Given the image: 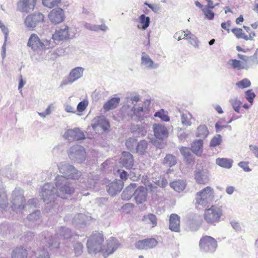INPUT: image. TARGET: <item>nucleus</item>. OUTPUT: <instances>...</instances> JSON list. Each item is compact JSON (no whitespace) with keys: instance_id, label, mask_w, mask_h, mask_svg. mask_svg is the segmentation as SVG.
<instances>
[{"instance_id":"64","label":"nucleus","mask_w":258,"mask_h":258,"mask_svg":"<svg viewBox=\"0 0 258 258\" xmlns=\"http://www.w3.org/2000/svg\"><path fill=\"white\" fill-rule=\"evenodd\" d=\"M230 224L232 227L236 231L239 232L241 230V227L239 222L235 220L230 221Z\"/></svg>"},{"instance_id":"55","label":"nucleus","mask_w":258,"mask_h":258,"mask_svg":"<svg viewBox=\"0 0 258 258\" xmlns=\"http://www.w3.org/2000/svg\"><path fill=\"white\" fill-rule=\"evenodd\" d=\"M154 116L166 122L168 121L170 119L169 117L165 113L163 109H161L155 112Z\"/></svg>"},{"instance_id":"22","label":"nucleus","mask_w":258,"mask_h":258,"mask_svg":"<svg viewBox=\"0 0 258 258\" xmlns=\"http://www.w3.org/2000/svg\"><path fill=\"white\" fill-rule=\"evenodd\" d=\"M148 189L142 185L137 187L134 192V198L137 204L140 205L145 203L147 198Z\"/></svg>"},{"instance_id":"29","label":"nucleus","mask_w":258,"mask_h":258,"mask_svg":"<svg viewBox=\"0 0 258 258\" xmlns=\"http://www.w3.org/2000/svg\"><path fill=\"white\" fill-rule=\"evenodd\" d=\"M141 64L149 69H157L159 67V64L154 63L150 56L145 52H142Z\"/></svg>"},{"instance_id":"10","label":"nucleus","mask_w":258,"mask_h":258,"mask_svg":"<svg viewBox=\"0 0 258 258\" xmlns=\"http://www.w3.org/2000/svg\"><path fill=\"white\" fill-rule=\"evenodd\" d=\"M222 214V210L220 207L213 205L205 212L204 219L208 223L215 225L220 222Z\"/></svg>"},{"instance_id":"39","label":"nucleus","mask_w":258,"mask_h":258,"mask_svg":"<svg viewBox=\"0 0 258 258\" xmlns=\"http://www.w3.org/2000/svg\"><path fill=\"white\" fill-rule=\"evenodd\" d=\"M8 205V197L5 189L0 185V208L4 209Z\"/></svg>"},{"instance_id":"5","label":"nucleus","mask_w":258,"mask_h":258,"mask_svg":"<svg viewBox=\"0 0 258 258\" xmlns=\"http://www.w3.org/2000/svg\"><path fill=\"white\" fill-rule=\"evenodd\" d=\"M55 186L57 189L58 195L62 199H67L74 193V185L63 176L55 177Z\"/></svg>"},{"instance_id":"8","label":"nucleus","mask_w":258,"mask_h":258,"mask_svg":"<svg viewBox=\"0 0 258 258\" xmlns=\"http://www.w3.org/2000/svg\"><path fill=\"white\" fill-rule=\"evenodd\" d=\"M214 198V190L210 186H207L196 194V203L203 207L210 203Z\"/></svg>"},{"instance_id":"14","label":"nucleus","mask_w":258,"mask_h":258,"mask_svg":"<svg viewBox=\"0 0 258 258\" xmlns=\"http://www.w3.org/2000/svg\"><path fill=\"white\" fill-rule=\"evenodd\" d=\"M44 18V15L41 13H34L27 16L24 23L27 28L33 30L37 25L43 22Z\"/></svg>"},{"instance_id":"36","label":"nucleus","mask_w":258,"mask_h":258,"mask_svg":"<svg viewBox=\"0 0 258 258\" xmlns=\"http://www.w3.org/2000/svg\"><path fill=\"white\" fill-rule=\"evenodd\" d=\"M216 163L221 167L230 169L232 166L233 160L228 158H218L216 160Z\"/></svg>"},{"instance_id":"26","label":"nucleus","mask_w":258,"mask_h":258,"mask_svg":"<svg viewBox=\"0 0 258 258\" xmlns=\"http://www.w3.org/2000/svg\"><path fill=\"white\" fill-rule=\"evenodd\" d=\"M153 131L155 137L160 140H164L168 136V130L162 124L155 123L153 124Z\"/></svg>"},{"instance_id":"43","label":"nucleus","mask_w":258,"mask_h":258,"mask_svg":"<svg viewBox=\"0 0 258 258\" xmlns=\"http://www.w3.org/2000/svg\"><path fill=\"white\" fill-rule=\"evenodd\" d=\"M138 141L135 138H129L125 143V145L127 150L134 153L137 146Z\"/></svg>"},{"instance_id":"17","label":"nucleus","mask_w":258,"mask_h":258,"mask_svg":"<svg viewBox=\"0 0 258 258\" xmlns=\"http://www.w3.org/2000/svg\"><path fill=\"white\" fill-rule=\"evenodd\" d=\"M92 218L83 214L76 215L72 220V223L79 228H84L90 224Z\"/></svg>"},{"instance_id":"60","label":"nucleus","mask_w":258,"mask_h":258,"mask_svg":"<svg viewBox=\"0 0 258 258\" xmlns=\"http://www.w3.org/2000/svg\"><path fill=\"white\" fill-rule=\"evenodd\" d=\"M88 104V101L87 100H83L82 101L80 102L77 105V110L79 112H82L84 111L86 108Z\"/></svg>"},{"instance_id":"34","label":"nucleus","mask_w":258,"mask_h":258,"mask_svg":"<svg viewBox=\"0 0 258 258\" xmlns=\"http://www.w3.org/2000/svg\"><path fill=\"white\" fill-rule=\"evenodd\" d=\"M27 250L23 246L17 247L12 251V258H26Z\"/></svg>"},{"instance_id":"27","label":"nucleus","mask_w":258,"mask_h":258,"mask_svg":"<svg viewBox=\"0 0 258 258\" xmlns=\"http://www.w3.org/2000/svg\"><path fill=\"white\" fill-rule=\"evenodd\" d=\"M180 217L176 214H171L169 217V228L172 231H180Z\"/></svg>"},{"instance_id":"32","label":"nucleus","mask_w":258,"mask_h":258,"mask_svg":"<svg viewBox=\"0 0 258 258\" xmlns=\"http://www.w3.org/2000/svg\"><path fill=\"white\" fill-rule=\"evenodd\" d=\"M203 140L202 139L196 140L191 144V151L197 155H200L203 152Z\"/></svg>"},{"instance_id":"1","label":"nucleus","mask_w":258,"mask_h":258,"mask_svg":"<svg viewBox=\"0 0 258 258\" xmlns=\"http://www.w3.org/2000/svg\"><path fill=\"white\" fill-rule=\"evenodd\" d=\"M41 236V241L44 246L54 251H59L64 245L75 240L76 237H79L78 235H73L71 229L63 226L59 227L53 236L47 231L43 232Z\"/></svg>"},{"instance_id":"33","label":"nucleus","mask_w":258,"mask_h":258,"mask_svg":"<svg viewBox=\"0 0 258 258\" xmlns=\"http://www.w3.org/2000/svg\"><path fill=\"white\" fill-rule=\"evenodd\" d=\"M148 147V142L142 140L138 142L134 153H137L139 155H144L146 154Z\"/></svg>"},{"instance_id":"19","label":"nucleus","mask_w":258,"mask_h":258,"mask_svg":"<svg viewBox=\"0 0 258 258\" xmlns=\"http://www.w3.org/2000/svg\"><path fill=\"white\" fill-rule=\"evenodd\" d=\"M91 125L94 131H96L98 127L101 128L104 132L108 131L110 128L109 121L103 116L94 118L92 120Z\"/></svg>"},{"instance_id":"56","label":"nucleus","mask_w":258,"mask_h":258,"mask_svg":"<svg viewBox=\"0 0 258 258\" xmlns=\"http://www.w3.org/2000/svg\"><path fill=\"white\" fill-rule=\"evenodd\" d=\"M209 9L210 8L207 7H204L202 9V11L206 19L212 20L214 18L215 13Z\"/></svg>"},{"instance_id":"25","label":"nucleus","mask_w":258,"mask_h":258,"mask_svg":"<svg viewBox=\"0 0 258 258\" xmlns=\"http://www.w3.org/2000/svg\"><path fill=\"white\" fill-rule=\"evenodd\" d=\"M120 163L126 169H132L134 164V158L133 155L128 152H122L120 158Z\"/></svg>"},{"instance_id":"16","label":"nucleus","mask_w":258,"mask_h":258,"mask_svg":"<svg viewBox=\"0 0 258 258\" xmlns=\"http://www.w3.org/2000/svg\"><path fill=\"white\" fill-rule=\"evenodd\" d=\"M69 27L63 26L61 28H58L55 30L54 33L52 35L49 40H53L55 43V46L60 41L67 40L69 38Z\"/></svg>"},{"instance_id":"59","label":"nucleus","mask_w":258,"mask_h":258,"mask_svg":"<svg viewBox=\"0 0 258 258\" xmlns=\"http://www.w3.org/2000/svg\"><path fill=\"white\" fill-rule=\"evenodd\" d=\"M37 204H38L37 199H34V198L29 199L28 201L26 204H25V203H24V209L26 208L27 207L29 208H36Z\"/></svg>"},{"instance_id":"52","label":"nucleus","mask_w":258,"mask_h":258,"mask_svg":"<svg viewBox=\"0 0 258 258\" xmlns=\"http://www.w3.org/2000/svg\"><path fill=\"white\" fill-rule=\"evenodd\" d=\"M135 128L136 130H133V133L137 137H143L146 135L147 131L144 127L137 125Z\"/></svg>"},{"instance_id":"21","label":"nucleus","mask_w":258,"mask_h":258,"mask_svg":"<svg viewBox=\"0 0 258 258\" xmlns=\"http://www.w3.org/2000/svg\"><path fill=\"white\" fill-rule=\"evenodd\" d=\"M37 0H19L17 3V10L23 13H29L33 11Z\"/></svg>"},{"instance_id":"7","label":"nucleus","mask_w":258,"mask_h":258,"mask_svg":"<svg viewBox=\"0 0 258 258\" xmlns=\"http://www.w3.org/2000/svg\"><path fill=\"white\" fill-rule=\"evenodd\" d=\"M57 166L59 172L62 174L61 176H63L67 179H78L82 175L81 172L76 169L73 165L66 162L59 163Z\"/></svg>"},{"instance_id":"44","label":"nucleus","mask_w":258,"mask_h":258,"mask_svg":"<svg viewBox=\"0 0 258 258\" xmlns=\"http://www.w3.org/2000/svg\"><path fill=\"white\" fill-rule=\"evenodd\" d=\"M258 49H256L254 53L251 56L248 57V63L245 64V66L248 67V70L252 68L253 66L258 65V55H257Z\"/></svg>"},{"instance_id":"20","label":"nucleus","mask_w":258,"mask_h":258,"mask_svg":"<svg viewBox=\"0 0 258 258\" xmlns=\"http://www.w3.org/2000/svg\"><path fill=\"white\" fill-rule=\"evenodd\" d=\"M194 175L195 179L198 184H205L209 181V173L206 169L196 168Z\"/></svg>"},{"instance_id":"15","label":"nucleus","mask_w":258,"mask_h":258,"mask_svg":"<svg viewBox=\"0 0 258 258\" xmlns=\"http://www.w3.org/2000/svg\"><path fill=\"white\" fill-rule=\"evenodd\" d=\"M63 137L70 142L84 140L85 138L84 133L78 127L67 130Z\"/></svg>"},{"instance_id":"31","label":"nucleus","mask_w":258,"mask_h":258,"mask_svg":"<svg viewBox=\"0 0 258 258\" xmlns=\"http://www.w3.org/2000/svg\"><path fill=\"white\" fill-rule=\"evenodd\" d=\"M190 149L189 148L181 147L179 149L180 152L183 156L184 159L186 163L188 164H193L194 163L193 156L190 152Z\"/></svg>"},{"instance_id":"61","label":"nucleus","mask_w":258,"mask_h":258,"mask_svg":"<svg viewBox=\"0 0 258 258\" xmlns=\"http://www.w3.org/2000/svg\"><path fill=\"white\" fill-rule=\"evenodd\" d=\"M187 36H188V34H186L184 31H180L176 32L174 34L173 37L175 39H177L178 41H179L181 39L186 37Z\"/></svg>"},{"instance_id":"45","label":"nucleus","mask_w":258,"mask_h":258,"mask_svg":"<svg viewBox=\"0 0 258 258\" xmlns=\"http://www.w3.org/2000/svg\"><path fill=\"white\" fill-rule=\"evenodd\" d=\"M11 224L4 222L0 224V234L4 236H10Z\"/></svg>"},{"instance_id":"47","label":"nucleus","mask_w":258,"mask_h":258,"mask_svg":"<svg viewBox=\"0 0 258 258\" xmlns=\"http://www.w3.org/2000/svg\"><path fill=\"white\" fill-rule=\"evenodd\" d=\"M222 142V137L219 134L216 135L211 140L210 142V147L211 148L216 147Z\"/></svg>"},{"instance_id":"28","label":"nucleus","mask_w":258,"mask_h":258,"mask_svg":"<svg viewBox=\"0 0 258 258\" xmlns=\"http://www.w3.org/2000/svg\"><path fill=\"white\" fill-rule=\"evenodd\" d=\"M137 188V184L131 183L125 188L121 194V198L123 200L128 201L134 196V192Z\"/></svg>"},{"instance_id":"6","label":"nucleus","mask_w":258,"mask_h":258,"mask_svg":"<svg viewBox=\"0 0 258 258\" xmlns=\"http://www.w3.org/2000/svg\"><path fill=\"white\" fill-rule=\"evenodd\" d=\"M11 201L12 209L16 213H20L24 210L25 199L24 196V190L20 187H16L12 191Z\"/></svg>"},{"instance_id":"49","label":"nucleus","mask_w":258,"mask_h":258,"mask_svg":"<svg viewBox=\"0 0 258 258\" xmlns=\"http://www.w3.org/2000/svg\"><path fill=\"white\" fill-rule=\"evenodd\" d=\"M41 217V212L40 210H35L32 213L28 215L27 219L30 222L37 221Z\"/></svg>"},{"instance_id":"37","label":"nucleus","mask_w":258,"mask_h":258,"mask_svg":"<svg viewBox=\"0 0 258 258\" xmlns=\"http://www.w3.org/2000/svg\"><path fill=\"white\" fill-rule=\"evenodd\" d=\"M139 22L141 24L138 26V28L143 30H146L150 24V18L146 16L145 14H142L139 18Z\"/></svg>"},{"instance_id":"30","label":"nucleus","mask_w":258,"mask_h":258,"mask_svg":"<svg viewBox=\"0 0 258 258\" xmlns=\"http://www.w3.org/2000/svg\"><path fill=\"white\" fill-rule=\"evenodd\" d=\"M120 101L119 97H112L104 104L103 108L106 111L113 110L117 108Z\"/></svg>"},{"instance_id":"51","label":"nucleus","mask_w":258,"mask_h":258,"mask_svg":"<svg viewBox=\"0 0 258 258\" xmlns=\"http://www.w3.org/2000/svg\"><path fill=\"white\" fill-rule=\"evenodd\" d=\"M140 176V171L137 168L132 169L129 173V178L133 181L138 180Z\"/></svg>"},{"instance_id":"53","label":"nucleus","mask_w":258,"mask_h":258,"mask_svg":"<svg viewBox=\"0 0 258 258\" xmlns=\"http://www.w3.org/2000/svg\"><path fill=\"white\" fill-rule=\"evenodd\" d=\"M42 4L46 7L52 8L58 5L60 0H42Z\"/></svg>"},{"instance_id":"24","label":"nucleus","mask_w":258,"mask_h":258,"mask_svg":"<svg viewBox=\"0 0 258 258\" xmlns=\"http://www.w3.org/2000/svg\"><path fill=\"white\" fill-rule=\"evenodd\" d=\"M158 243L155 238H147L137 241L135 247L139 249H147L155 247Z\"/></svg>"},{"instance_id":"3","label":"nucleus","mask_w":258,"mask_h":258,"mask_svg":"<svg viewBox=\"0 0 258 258\" xmlns=\"http://www.w3.org/2000/svg\"><path fill=\"white\" fill-rule=\"evenodd\" d=\"M41 196L45 203V210L48 213H57L59 205L57 201L59 197L57 188L52 183L44 184L41 188Z\"/></svg>"},{"instance_id":"9","label":"nucleus","mask_w":258,"mask_h":258,"mask_svg":"<svg viewBox=\"0 0 258 258\" xmlns=\"http://www.w3.org/2000/svg\"><path fill=\"white\" fill-rule=\"evenodd\" d=\"M217 246L216 240L210 236H203L199 242V247L203 252L212 253L216 251Z\"/></svg>"},{"instance_id":"2","label":"nucleus","mask_w":258,"mask_h":258,"mask_svg":"<svg viewBox=\"0 0 258 258\" xmlns=\"http://www.w3.org/2000/svg\"><path fill=\"white\" fill-rule=\"evenodd\" d=\"M104 238L102 234L100 233H93L90 236L87 242V247L89 253H97L103 251L104 257L112 254L118 247L119 243L117 239L111 237L108 241L107 247L103 251V243Z\"/></svg>"},{"instance_id":"50","label":"nucleus","mask_w":258,"mask_h":258,"mask_svg":"<svg viewBox=\"0 0 258 258\" xmlns=\"http://www.w3.org/2000/svg\"><path fill=\"white\" fill-rule=\"evenodd\" d=\"M187 32L188 33L187 34L188 36L186 37V39L188 40V43L195 47L198 48L199 47L198 38L195 35L192 34L188 30H187Z\"/></svg>"},{"instance_id":"12","label":"nucleus","mask_w":258,"mask_h":258,"mask_svg":"<svg viewBox=\"0 0 258 258\" xmlns=\"http://www.w3.org/2000/svg\"><path fill=\"white\" fill-rule=\"evenodd\" d=\"M74 252L76 256L80 255L83 251V245L81 242L76 241V238L73 240L70 243L64 245L61 249L59 251L62 255H68Z\"/></svg>"},{"instance_id":"4","label":"nucleus","mask_w":258,"mask_h":258,"mask_svg":"<svg viewBox=\"0 0 258 258\" xmlns=\"http://www.w3.org/2000/svg\"><path fill=\"white\" fill-rule=\"evenodd\" d=\"M27 46L36 53H39L45 49L52 48L55 46L53 40L47 39H40L36 34H32L28 39Z\"/></svg>"},{"instance_id":"42","label":"nucleus","mask_w":258,"mask_h":258,"mask_svg":"<svg viewBox=\"0 0 258 258\" xmlns=\"http://www.w3.org/2000/svg\"><path fill=\"white\" fill-rule=\"evenodd\" d=\"M209 133V130L205 125H200L197 130L196 136L202 139H205Z\"/></svg>"},{"instance_id":"38","label":"nucleus","mask_w":258,"mask_h":258,"mask_svg":"<svg viewBox=\"0 0 258 258\" xmlns=\"http://www.w3.org/2000/svg\"><path fill=\"white\" fill-rule=\"evenodd\" d=\"M163 163L168 167H171L177 163L176 157L172 154H168L164 157Z\"/></svg>"},{"instance_id":"46","label":"nucleus","mask_w":258,"mask_h":258,"mask_svg":"<svg viewBox=\"0 0 258 258\" xmlns=\"http://www.w3.org/2000/svg\"><path fill=\"white\" fill-rule=\"evenodd\" d=\"M143 220L147 221L152 225V227H155L157 224V219L155 215L150 213L147 215H145L143 218Z\"/></svg>"},{"instance_id":"13","label":"nucleus","mask_w":258,"mask_h":258,"mask_svg":"<svg viewBox=\"0 0 258 258\" xmlns=\"http://www.w3.org/2000/svg\"><path fill=\"white\" fill-rule=\"evenodd\" d=\"M84 69L81 67H77L72 69L68 77L63 79L61 83L60 87L72 84L74 82L80 79L83 75Z\"/></svg>"},{"instance_id":"18","label":"nucleus","mask_w":258,"mask_h":258,"mask_svg":"<svg viewBox=\"0 0 258 258\" xmlns=\"http://www.w3.org/2000/svg\"><path fill=\"white\" fill-rule=\"evenodd\" d=\"M48 16L52 23L59 24L63 21L64 19V11L59 8L53 9L49 13Z\"/></svg>"},{"instance_id":"58","label":"nucleus","mask_w":258,"mask_h":258,"mask_svg":"<svg viewBox=\"0 0 258 258\" xmlns=\"http://www.w3.org/2000/svg\"><path fill=\"white\" fill-rule=\"evenodd\" d=\"M191 115L190 113L187 114H182L181 115V122L183 124L185 125H190L191 123L190 121V118L191 117Z\"/></svg>"},{"instance_id":"41","label":"nucleus","mask_w":258,"mask_h":258,"mask_svg":"<svg viewBox=\"0 0 258 258\" xmlns=\"http://www.w3.org/2000/svg\"><path fill=\"white\" fill-rule=\"evenodd\" d=\"M10 237L18 236L22 234V226L19 224H11Z\"/></svg>"},{"instance_id":"23","label":"nucleus","mask_w":258,"mask_h":258,"mask_svg":"<svg viewBox=\"0 0 258 258\" xmlns=\"http://www.w3.org/2000/svg\"><path fill=\"white\" fill-rule=\"evenodd\" d=\"M123 182L120 179H115L107 186V191L111 196H116L123 188Z\"/></svg>"},{"instance_id":"35","label":"nucleus","mask_w":258,"mask_h":258,"mask_svg":"<svg viewBox=\"0 0 258 258\" xmlns=\"http://www.w3.org/2000/svg\"><path fill=\"white\" fill-rule=\"evenodd\" d=\"M186 185L185 181L181 179L176 180L170 183V187L178 192L183 191Z\"/></svg>"},{"instance_id":"48","label":"nucleus","mask_w":258,"mask_h":258,"mask_svg":"<svg viewBox=\"0 0 258 258\" xmlns=\"http://www.w3.org/2000/svg\"><path fill=\"white\" fill-rule=\"evenodd\" d=\"M233 109L237 113H240V108L241 106L242 102L238 99L237 98L231 99L229 101Z\"/></svg>"},{"instance_id":"63","label":"nucleus","mask_w":258,"mask_h":258,"mask_svg":"<svg viewBox=\"0 0 258 258\" xmlns=\"http://www.w3.org/2000/svg\"><path fill=\"white\" fill-rule=\"evenodd\" d=\"M167 179L164 177L160 178L155 182V184L160 187H165L167 185Z\"/></svg>"},{"instance_id":"62","label":"nucleus","mask_w":258,"mask_h":258,"mask_svg":"<svg viewBox=\"0 0 258 258\" xmlns=\"http://www.w3.org/2000/svg\"><path fill=\"white\" fill-rule=\"evenodd\" d=\"M37 258H50V256L47 250L43 248L39 251Z\"/></svg>"},{"instance_id":"54","label":"nucleus","mask_w":258,"mask_h":258,"mask_svg":"<svg viewBox=\"0 0 258 258\" xmlns=\"http://www.w3.org/2000/svg\"><path fill=\"white\" fill-rule=\"evenodd\" d=\"M236 85L239 88L243 89L250 87L251 82L248 79L245 78L240 81H238L236 83Z\"/></svg>"},{"instance_id":"40","label":"nucleus","mask_w":258,"mask_h":258,"mask_svg":"<svg viewBox=\"0 0 258 258\" xmlns=\"http://www.w3.org/2000/svg\"><path fill=\"white\" fill-rule=\"evenodd\" d=\"M228 64H230L232 67L237 70L245 69L248 70V67L245 66V64H242V62L236 59H231L228 61Z\"/></svg>"},{"instance_id":"57","label":"nucleus","mask_w":258,"mask_h":258,"mask_svg":"<svg viewBox=\"0 0 258 258\" xmlns=\"http://www.w3.org/2000/svg\"><path fill=\"white\" fill-rule=\"evenodd\" d=\"M255 97V94L252 89H249L245 92V98L251 104H252Z\"/></svg>"},{"instance_id":"11","label":"nucleus","mask_w":258,"mask_h":258,"mask_svg":"<svg viewBox=\"0 0 258 258\" xmlns=\"http://www.w3.org/2000/svg\"><path fill=\"white\" fill-rule=\"evenodd\" d=\"M68 156L73 162L82 163L85 160L86 153L83 147L76 145L70 148L68 151Z\"/></svg>"}]
</instances>
